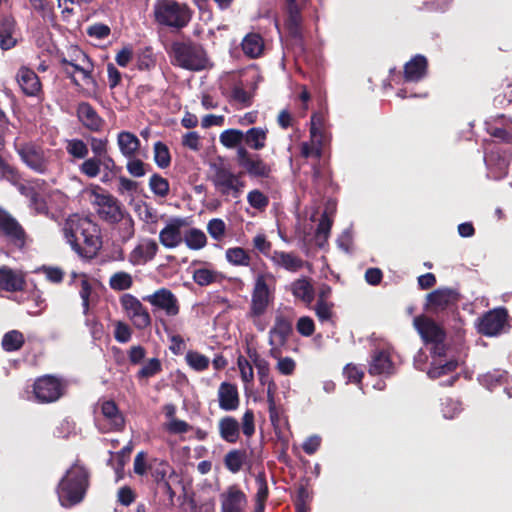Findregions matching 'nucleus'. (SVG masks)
Instances as JSON below:
<instances>
[{"instance_id": "2eb2a0df", "label": "nucleus", "mask_w": 512, "mask_h": 512, "mask_svg": "<svg viewBox=\"0 0 512 512\" xmlns=\"http://www.w3.org/2000/svg\"><path fill=\"white\" fill-rule=\"evenodd\" d=\"M94 204L99 218L107 223H118L123 219L121 203L111 194L95 193Z\"/></svg>"}, {"instance_id": "c03bdc74", "label": "nucleus", "mask_w": 512, "mask_h": 512, "mask_svg": "<svg viewBox=\"0 0 512 512\" xmlns=\"http://www.w3.org/2000/svg\"><path fill=\"white\" fill-rule=\"evenodd\" d=\"M66 152L69 156L74 159H87L89 154V148L87 143H85L82 139L73 138L66 141Z\"/></svg>"}, {"instance_id": "f257e3e1", "label": "nucleus", "mask_w": 512, "mask_h": 512, "mask_svg": "<svg viewBox=\"0 0 512 512\" xmlns=\"http://www.w3.org/2000/svg\"><path fill=\"white\" fill-rule=\"evenodd\" d=\"M63 234L79 256L92 258L102 247L100 228L89 217L70 215L64 223Z\"/></svg>"}, {"instance_id": "13d9d810", "label": "nucleus", "mask_w": 512, "mask_h": 512, "mask_svg": "<svg viewBox=\"0 0 512 512\" xmlns=\"http://www.w3.org/2000/svg\"><path fill=\"white\" fill-rule=\"evenodd\" d=\"M507 373L501 370H494L484 374L481 378V383L488 389H493L498 385H502L506 380Z\"/></svg>"}, {"instance_id": "a878e982", "label": "nucleus", "mask_w": 512, "mask_h": 512, "mask_svg": "<svg viewBox=\"0 0 512 512\" xmlns=\"http://www.w3.org/2000/svg\"><path fill=\"white\" fill-rule=\"evenodd\" d=\"M16 81L23 94L28 97H39L43 94L39 76L34 70L26 66L19 68L16 74Z\"/></svg>"}, {"instance_id": "6e6d98bb", "label": "nucleus", "mask_w": 512, "mask_h": 512, "mask_svg": "<svg viewBox=\"0 0 512 512\" xmlns=\"http://www.w3.org/2000/svg\"><path fill=\"white\" fill-rule=\"evenodd\" d=\"M255 482H256V485H257V492H256V495H255V502H261V503H265L266 504V502L268 500V497H269V488H268V483H267L265 471H260L256 475Z\"/></svg>"}, {"instance_id": "dca6fc26", "label": "nucleus", "mask_w": 512, "mask_h": 512, "mask_svg": "<svg viewBox=\"0 0 512 512\" xmlns=\"http://www.w3.org/2000/svg\"><path fill=\"white\" fill-rule=\"evenodd\" d=\"M508 318V311L504 307L490 310L480 318L478 331L485 336L498 335L508 324Z\"/></svg>"}, {"instance_id": "09e8293b", "label": "nucleus", "mask_w": 512, "mask_h": 512, "mask_svg": "<svg viewBox=\"0 0 512 512\" xmlns=\"http://www.w3.org/2000/svg\"><path fill=\"white\" fill-rule=\"evenodd\" d=\"M226 259L235 266H249L251 263L249 252L242 247L228 248L226 250Z\"/></svg>"}, {"instance_id": "4d7b16f0", "label": "nucleus", "mask_w": 512, "mask_h": 512, "mask_svg": "<svg viewBox=\"0 0 512 512\" xmlns=\"http://www.w3.org/2000/svg\"><path fill=\"white\" fill-rule=\"evenodd\" d=\"M486 131L491 137L496 138L499 142L512 144L511 128L508 127V129H505L499 127L498 125L487 123Z\"/></svg>"}, {"instance_id": "c85d7f7f", "label": "nucleus", "mask_w": 512, "mask_h": 512, "mask_svg": "<svg viewBox=\"0 0 512 512\" xmlns=\"http://www.w3.org/2000/svg\"><path fill=\"white\" fill-rule=\"evenodd\" d=\"M428 61L421 54L415 55L404 65V80L406 82H419L427 74Z\"/></svg>"}, {"instance_id": "7ed1b4c3", "label": "nucleus", "mask_w": 512, "mask_h": 512, "mask_svg": "<svg viewBox=\"0 0 512 512\" xmlns=\"http://www.w3.org/2000/svg\"><path fill=\"white\" fill-rule=\"evenodd\" d=\"M167 52L171 63L182 69L199 72L210 67L207 51L202 44L193 41L190 37L173 41Z\"/></svg>"}, {"instance_id": "4c0bfd02", "label": "nucleus", "mask_w": 512, "mask_h": 512, "mask_svg": "<svg viewBox=\"0 0 512 512\" xmlns=\"http://www.w3.org/2000/svg\"><path fill=\"white\" fill-rule=\"evenodd\" d=\"M291 292L295 298L302 300L306 304H310L314 300V288L307 277L295 280L291 284Z\"/></svg>"}, {"instance_id": "37998d69", "label": "nucleus", "mask_w": 512, "mask_h": 512, "mask_svg": "<svg viewBox=\"0 0 512 512\" xmlns=\"http://www.w3.org/2000/svg\"><path fill=\"white\" fill-rule=\"evenodd\" d=\"M243 136V131L231 128L221 132L219 141L224 147L228 149L236 148L237 150L238 147L242 146Z\"/></svg>"}, {"instance_id": "e433bc0d", "label": "nucleus", "mask_w": 512, "mask_h": 512, "mask_svg": "<svg viewBox=\"0 0 512 512\" xmlns=\"http://www.w3.org/2000/svg\"><path fill=\"white\" fill-rule=\"evenodd\" d=\"M268 130L262 127H252L244 132L243 142L255 151L262 150L266 146Z\"/></svg>"}, {"instance_id": "a211bd4d", "label": "nucleus", "mask_w": 512, "mask_h": 512, "mask_svg": "<svg viewBox=\"0 0 512 512\" xmlns=\"http://www.w3.org/2000/svg\"><path fill=\"white\" fill-rule=\"evenodd\" d=\"M413 325L425 344L440 342L446 339L445 329L426 315H418Z\"/></svg>"}, {"instance_id": "774afa93", "label": "nucleus", "mask_w": 512, "mask_h": 512, "mask_svg": "<svg viewBox=\"0 0 512 512\" xmlns=\"http://www.w3.org/2000/svg\"><path fill=\"white\" fill-rule=\"evenodd\" d=\"M132 330L128 324L118 321L115 325L114 338L119 343H127L131 340Z\"/></svg>"}, {"instance_id": "e2e57ef3", "label": "nucleus", "mask_w": 512, "mask_h": 512, "mask_svg": "<svg viewBox=\"0 0 512 512\" xmlns=\"http://www.w3.org/2000/svg\"><path fill=\"white\" fill-rule=\"evenodd\" d=\"M207 231L213 239L220 241L225 236L226 224L220 218H213L207 224Z\"/></svg>"}, {"instance_id": "423d86ee", "label": "nucleus", "mask_w": 512, "mask_h": 512, "mask_svg": "<svg viewBox=\"0 0 512 512\" xmlns=\"http://www.w3.org/2000/svg\"><path fill=\"white\" fill-rule=\"evenodd\" d=\"M193 11L186 3L176 0H157L154 4V18L161 26L176 31L185 28L191 21Z\"/></svg>"}, {"instance_id": "864d4df0", "label": "nucleus", "mask_w": 512, "mask_h": 512, "mask_svg": "<svg viewBox=\"0 0 512 512\" xmlns=\"http://www.w3.org/2000/svg\"><path fill=\"white\" fill-rule=\"evenodd\" d=\"M149 188L154 195L165 198L170 192L169 181L158 173H154L149 179Z\"/></svg>"}, {"instance_id": "4be33fe9", "label": "nucleus", "mask_w": 512, "mask_h": 512, "mask_svg": "<svg viewBox=\"0 0 512 512\" xmlns=\"http://www.w3.org/2000/svg\"><path fill=\"white\" fill-rule=\"evenodd\" d=\"M210 169L213 172L210 179L215 189L222 196H229L233 188L235 173H233L230 167L224 164L222 160L212 163Z\"/></svg>"}, {"instance_id": "58836bf2", "label": "nucleus", "mask_w": 512, "mask_h": 512, "mask_svg": "<svg viewBox=\"0 0 512 512\" xmlns=\"http://www.w3.org/2000/svg\"><path fill=\"white\" fill-rule=\"evenodd\" d=\"M248 454L245 449H232L224 456V465L233 474L238 473L246 464Z\"/></svg>"}, {"instance_id": "b1692460", "label": "nucleus", "mask_w": 512, "mask_h": 512, "mask_svg": "<svg viewBox=\"0 0 512 512\" xmlns=\"http://www.w3.org/2000/svg\"><path fill=\"white\" fill-rule=\"evenodd\" d=\"M220 503L221 512H244L248 499L246 494L234 484L220 494Z\"/></svg>"}, {"instance_id": "2f4dec72", "label": "nucleus", "mask_w": 512, "mask_h": 512, "mask_svg": "<svg viewBox=\"0 0 512 512\" xmlns=\"http://www.w3.org/2000/svg\"><path fill=\"white\" fill-rule=\"evenodd\" d=\"M17 23L10 15L3 16L0 20V47L9 50L17 44Z\"/></svg>"}, {"instance_id": "a19ab883", "label": "nucleus", "mask_w": 512, "mask_h": 512, "mask_svg": "<svg viewBox=\"0 0 512 512\" xmlns=\"http://www.w3.org/2000/svg\"><path fill=\"white\" fill-rule=\"evenodd\" d=\"M148 469L156 483L164 481L167 488L171 490L170 484L165 481L168 471L170 469V465L167 461L154 458L150 460V462L148 463Z\"/></svg>"}, {"instance_id": "20e7f679", "label": "nucleus", "mask_w": 512, "mask_h": 512, "mask_svg": "<svg viewBox=\"0 0 512 512\" xmlns=\"http://www.w3.org/2000/svg\"><path fill=\"white\" fill-rule=\"evenodd\" d=\"M89 487V473L84 466L74 464L62 477L57 487L59 502L70 508L79 504Z\"/></svg>"}, {"instance_id": "79ce46f5", "label": "nucleus", "mask_w": 512, "mask_h": 512, "mask_svg": "<svg viewBox=\"0 0 512 512\" xmlns=\"http://www.w3.org/2000/svg\"><path fill=\"white\" fill-rule=\"evenodd\" d=\"M24 343L23 333L18 330H11L4 334L1 345L6 352H14L20 350Z\"/></svg>"}, {"instance_id": "0e129e2a", "label": "nucleus", "mask_w": 512, "mask_h": 512, "mask_svg": "<svg viewBox=\"0 0 512 512\" xmlns=\"http://www.w3.org/2000/svg\"><path fill=\"white\" fill-rule=\"evenodd\" d=\"M126 159V169L131 176L139 178L143 177L146 174V166L149 167L148 164L144 163L141 159L137 157Z\"/></svg>"}, {"instance_id": "5fc2aeb1", "label": "nucleus", "mask_w": 512, "mask_h": 512, "mask_svg": "<svg viewBox=\"0 0 512 512\" xmlns=\"http://www.w3.org/2000/svg\"><path fill=\"white\" fill-rule=\"evenodd\" d=\"M276 392L277 385L275 382H271L269 388H267V403L269 418L273 426H276L280 421V411L275 401Z\"/></svg>"}, {"instance_id": "603ef678", "label": "nucleus", "mask_w": 512, "mask_h": 512, "mask_svg": "<svg viewBox=\"0 0 512 512\" xmlns=\"http://www.w3.org/2000/svg\"><path fill=\"white\" fill-rule=\"evenodd\" d=\"M458 365L459 363L455 359H451L444 364H432L427 371V375L430 379L435 380L444 375L453 373L457 369Z\"/></svg>"}, {"instance_id": "473e14b6", "label": "nucleus", "mask_w": 512, "mask_h": 512, "mask_svg": "<svg viewBox=\"0 0 512 512\" xmlns=\"http://www.w3.org/2000/svg\"><path fill=\"white\" fill-rule=\"evenodd\" d=\"M394 369V364L387 351L379 350L374 352L368 369L370 375H392Z\"/></svg>"}, {"instance_id": "1a4fd4ad", "label": "nucleus", "mask_w": 512, "mask_h": 512, "mask_svg": "<svg viewBox=\"0 0 512 512\" xmlns=\"http://www.w3.org/2000/svg\"><path fill=\"white\" fill-rule=\"evenodd\" d=\"M274 283L275 277L272 273H259L256 276L249 309L251 318H258L266 313L274 300V290L270 288V284Z\"/></svg>"}, {"instance_id": "f8f14e48", "label": "nucleus", "mask_w": 512, "mask_h": 512, "mask_svg": "<svg viewBox=\"0 0 512 512\" xmlns=\"http://www.w3.org/2000/svg\"><path fill=\"white\" fill-rule=\"evenodd\" d=\"M486 143L489 145L484 156L487 176L493 180H502L508 175L511 156L495 142L486 141Z\"/></svg>"}, {"instance_id": "c9c22d12", "label": "nucleus", "mask_w": 512, "mask_h": 512, "mask_svg": "<svg viewBox=\"0 0 512 512\" xmlns=\"http://www.w3.org/2000/svg\"><path fill=\"white\" fill-rule=\"evenodd\" d=\"M243 53L250 59L260 57L264 51V40L259 33H248L241 43Z\"/></svg>"}, {"instance_id": "5701e85b", "label": "nucleus", "mask_w": 512, "mask_h": 512, "mask_svg": "<svg viewBox=\"0 0 512 512\" xmlns=\"http://www.w3.org/2000/svg\"><path fill=\"white\" fill-rule=\"evenodd\" d=\"M76 116L82 126L90 132L99 133L105 126V120L89 102L78 103Z\"/></svg>"}, {"instance_id": "cd10ccee", "label": "nucleus", "mask_w": 512, "mask_h": 512, "mask_svg": "<svg viewBox=\"0 0 512 512\" xmlns=\"http://www.w3.org/2000/svg\"><path fill=\"white\" fill-rule=\"evenodd\" d=\"M220 409L224 411H235L240 405L238 388L230 382H222L217 392Z\"/></svg>"}, {"instance_id": "f3484780", "label": "nucleus", "mask_w": 512, "mask_h": 512, "mask_svg": "<svg viewBox=\"0 0 512 512\" xmlns=\"http://www.w3.org/2000/svg\"><path fill=\"white\" fill-rule=\"evenodd\" d=\"M460 298V293L453 288H439L427 295L428 305L434 313L456 309Z\"/></svg>"}, {"instance_id": "0eeeda50", "label": "nucleus", "mask_w": 512, "mask_h": 512, "mask_svg": "<svg viewBox=\"0 0 512 512\" xmlns=\"http://www.w3.org/2000/svg\"><path fill=\"white\" fill-rule=\"evenodd\" d=\"M59 63L62 72L75 86H80L79 81L75 77V74L79 73L85 85H91L94 89L97 88V81L92 76L94 64L89 56L79 48H72L67 57L62 56L59 58Z\"/></svg>"}, {"instance_id": "680f3d73", "label": "nucleus", "mask_w": 512, "mask_h": 512, "mask_svg": "<svg viewBox=\"0 0 512 512\" xmlns=\"http://www.w3.org/2000/svg\"><path fill=\"white\" fill-rule=\"evenodd\" d=\"M36 272L43 273L46 279L54 284H59L63 281L65 273L59 267L42 265L39 267Z\"/></svg>"}, {"instance_id": "a18cd8bd", "label": "nucleus", "mask_w": 512, "mask_h": 512, "mask_svg": "<svg viewBox=\"0 0 512 512\" xmlns=\"http://www.w3.org/2000/svg\"><path fill=\"white\" fill-rule=\"evenodd\" d=\"M333 220L328 216L327 212L321 215L317 229L315 231L316 243L319 247H323L327 243Z\"/></svg>"}, {"instance_id": "c756f323", "label": "nucleus", "mask_w": 512, "mask_h": 512, "mask_svg": "<svg viewBox=\"0 0 512 512\" xmlns=\"http://www.w3.org/2000/svg\"><path fill=\"white\" fill-rule=\"evenodd\" d=\"M117 146L124 158H134L139 156L141 142L134 133L123 130L117 134Z\"/></svg>"}, {"instance_id": "49530a36", "label": "nucleus", "mask_w": 512, "mask_h": 512, "mask_svg": "<svg viewBox=\"0 0 512 512\" xmlns=\"http://www.w3.org/2000/svg\"><path fill=\"white\" fill-rule=\"evenodd\" d=\"M187 365L197 372H202L208 369L210 359L198 351L189 350L185 355Z\"/></svg>"}, {"instance_id": "f704fd0d", "label": "nucleus", "mask_w": 512, "mask_h": 512, "mask_svg": "<svg viewBox=\"0 0 512 512\" xmlns=\"http://www.w3.org/2000/svg\"><path fill=\"white\" fill-rule=\"evenodd\" d=\"M101 413L109 421L111 429L117 432L125 428V417L114 400H105L101 404Z\"/></svg>"}, {"instance_id": "bf43d9fd", "label": "nucleus", "mask_w": 512, "mask_h": 512, "mask_svg": "<svg viewBox=\"0 0 512 512\" xmlns=\"http://www.w3.org/2000/svg\"><path fill=\"white\" fill-rule=\"evenodd\" d=\"M162 370L161 362L158 358H151L148 362L137 372L138 379H147L155 376Z\"/></svg>"}, {"instance_id": "6ab92c4d", "label": "nucleus", "mask_w": 512, "mask_h": 512, "mask_svg": "<svg viewBox=\"0 0 512 512\" xmlns=\"http://www.w3.org/2000/svg\"><path fill=\"white\" fill-rule=\"evenodd\" d=\"M0 232L16 247H24L26 241L24 228L11 214L2 208H0Z\"/></svg>"}, {"instance_id": "f03ea898", "label": "nucleus", "mask_w": 512, "mask_h": 512, "mask_svg": "<svg viewBox=\"0 0 512 512\" xmlns=\"http://www.w3.org/2000/svg\"><path fill=\"white\" fill-rule=\"evenodd\" d=\"M14 149L21 162L31 171L40 175L51 172L59 151L46 148L42 141L17 137Z\"/></svg>"}, {"instance_id": "052dcab7", "label": "nucleus", "mask_w": 512, "mask_h": 512, "mask_svg": "<svg viewBox=\"0 0 512 512\" xmlns=\"http://www.w3.org/2000/svg\"><path fill=\"white\" fill-rule=\"evenodd\" d=\"M249 205L259 211H263L269 205V198L260 190L254 189L247 195Z\"/></svg>"}, {"instance_id": "393cba45", "label": "nucleus", "mask_w": 512, "mask_h": 512, "mask_svg": "<svg viewBox=\"0 0 512 512\" xmlns=\"http://www.w3.org/2000/svg\"><path fill=\"white\" fill-rule=\"evenodd\" d=\"M292 331L291 320L282 315L276 316L274 326L269 331V344L273 347L284 346ZM276 352H278L276 348L270 350L273 357H276Z\"/></svg>"}, {"instance_id": "4468645a", "label": "nucleus", "mask_w": 512, "mask_h": 512, "mask_svg": "<svg viewBox=\"0 0 512 512\" xmlns=\"http://www.w3.org/2000/svg\"><path fill=\"white\" fill-rule=\"evenodd\" d=\"M120 305L136 329L144 330L151 325V316L147 308L136 296L123 294L120 297Z\"/></svg>"}, {"instance_id": "bb28decb", "label": "nucleus", "mask_w": 512, "mask_h": 512, "mask_svg": "<svg viewBox=\"0 0 512 512\" xmlns=\"http://www.w3.org/2000/svg\"><path fill=\"white\" fill-rule=\"evenodd\" d=\"M158 244L153 239H142L129 253L128 261L134 265H145L152 261L158 252Z\"/></svg>"}, {"instance_id": "ea45409f", "label": "nucleus", "mask_w": 512, "mask_h": 512, "mask_svg": "<svg viewBox=\"0 0 512 512\" xmlns=\"http://www.w3.org/2000/svg\"><path fill=\"white\" fill-rule=\"evenodd\" d=\"M225 276L218 271L208 268H198L193 272V280L199 286H208L213 283H221Z\"/></svg>"}, {"instance_id": "ddd939ff", "label": "nucleus", "mask_w": 512, "mask_h": 512, "mask_svg": "<svg viewBox=\"0 0 512 512\" xmlns=\"http://www.w3.org/2000/svg\"><path fill=\"white\" fill-rule=\"evenodd\" d=\"M287 18L285 20V28L288 36L292 41V45L299 53L305 52V43L302 31V14L298 0H285Z\"/></svg>"}, {"instance_id": "de8ad7c7", "label": "nucleus", "mask_w": 512, "mask_h": 512, "mask_svg": "<svg viewBox=\"0 0 512 512\" xmlns=\"http://www.w3.org/2000/svg\"><path fill=\"white\" fill-rule=\"evenodd\" d=\"M109 286L114 291L128 290L133 286V278L128 272L118 271L110 276Z\"/></svg>"}, {"instance_id": "412c9836", "label": "nucleus", "mask_w": 512, "mask_h": 512, "mask_svg": "<svg viewBox=\"0 0 512 512\" xmlns=\"http://www.w3.org/2000/svg\"><path fill=\"white\" fill-rule=\"evenodd\" d=\"M26 286V274L22 270L0 266V291L16 293L24 291Z\"/></svg>"}, {"instance_id": "9b49d317", "label": "nucleus", "mask_w": 512, "mask_h": 512, "mask_svg": "<svg viewBox=\"0 0 512 512\" xmlns=\"http://www.w3.org/2000/svg\"><path fill=\"white\" fill-rule=\"evenodd\" d=\"M66 392V384L54 375H43L35 379L32 385L34 400L40 404L58 401Z\"/></svg>"}, {"instance_id": "7c9ffc66", "label": "nucleus", "mask_w": 512, "mask_h": 512, "mask_svg": "<svg viewBox=\"0 0 512 512\" xmlns=\"http://www.w3.org/2000/svg\"><path fill=\"white\" fill-rule=\"evenodd\" d=\"M184 221L173 219L159 233V241L166 248H175L182 242L181 227Z\"/></svg>"}, {"instance_id": "72a5a7b5", "label": "nucleus", "mask_w": 512, "mask_h": 512, "mask_svg": "<svg viewBox=\"0 0 512 512\" xmlns=\"http://www.w3.org/2000/svg\"><path fill=\"white\" fill-rule=\"evenodd\" d=\"M274 265L289 272H297L304 266V261L293 252L274 250L270 255Z\"/></svg>"}, {"instance_id": "69168bd1", "label": "nucleus", "mask_w": 512, "mask_h": 512, "mask_svg": "<svg viewBox=\"0 0 512 512\" xmlns=\"http://www.w3.org/2000/svg\"><path fill=\"white\" fill-rule=\"evenodd\" d=\"M237 365L240 371L241 379L244 383H250L254 379L253 366L243 355H239Z\"/></svg>"}, {"instance_id": "3c124183", "label": "nucleus", "mask_w": 512, "mask_h": 512, "mask_svg": "<svg viewBox=\"0 0 512 512\" xmlns=\"http://www.w3.org/2000/svg\"><path fill=\"white\" fill-rule=\"evenodd\" d=\"M153 152L154 161L159 168L165 169L170 166L171 154L168 146L164 142L157 141L154 143Z\"/></svg>"}, {"instance_id": "aec40b11", "label": "nucleus", "mask_w": 512, "mask_h": 512, "mask_svg": "<svg viewBox=\"0 0 512 512\" xmlns=\"http://www.w3.org/2000/svg\"><path fill=\"white\" fill-rule=\"evenodd\" d=\"M143 300L153 307L163 310L167 316L173 317L179 314V301L172 291L167 288H160L153 294L143 297Z\"/></svg>"}, {"instance_id": "8fccbe9b", "label": "nucleus", "mask_w": 512, "mask_h": 512, "mask_svg": "<svg viewBox=\"0 0 512 512\" xmlns=\"http://www.w3.org/2000/svg\"><path fill=\"white\" fill-rule=\"evenodd\" d=\"M184 241L189 249L199 250L206 246L207 237L200 229L191 228L186 232Z\"/></svg>"}, {"instance_id": "338daca9", "label": "nucleus", "mask_w": 512, "mask_h": 512, "mask_svg": "<svg viewBox=\"0 0 512 512\" xmlns=\"http://www.w3.org/2000/svg\"><path fill=\"white\" fill-rule=\"evenodd\" d=\"M155 58L151 48H145L137 59V66L140 70H149L155 66Z\"/></svg>"}, {"instance_id": "6e6552de", "label": "nucleus", "mask_w": 512, "mask_h": 512, "mask_svg": "<svg viewBox=\"0 0 512 512\" xmlns=\"http://www.w3.org/2000/svg\"><path fill=\"white\" fill-rule=\"evenodd\" d=\"M218 431L221 439L227 443L235 444L240 439V431L250 439L255 434V415L252 409H247L241 424L233 416H224L218 421Z\"/></svg>"}, {"instance_id": "39448f33", "label": "nucleus", "mask_w": 512, "mask_h": 512, "mask_svg": "<svg viewBox=\"0 0 512 512\" xmlns=\"http://www.w3.org/2000/svg\"><path fill=\"white\" fill-rule=\"evenodd\" d=\"M88 142L93 156L85 159L80 164V173L88 178L97 177L101 172V168H103L104 171L116 173L119 170V167L116 165L115 160L109 153L108 138H97L91 136L88 138Z\"/></svg>"}, {"instance_id": "9d476101", "label": "nucleus", "mask_w": 512, "mask_h": 512, "mask_svg": "<svg viewBox=\"0 0 512 512\" xmlns=\"http://www.w3.org/2000/svg\"><path fill=\"white\" fill-rule=\"evenodd\" d=\"M235 162L240 168V174L255 179H268L271 177L273 167L267 163L260 154L250 152L247 147L240 146L236 150Z\"/></svg>"}]
</instances>
